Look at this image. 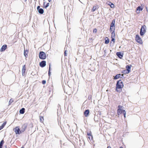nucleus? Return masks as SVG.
<instances>
[{
    "mask_svg": "<svg viewBox=\"0 0 148 148\" xmlns=\"http://www.w3.org/2000/svg\"><path fill=\"white\" fill-rule=\"evenodd\" d=\"M124 85L122 81L120 80L118 81L116 84L115 90L116 92H120L122 91V89Z\"/></svg>",
    "mask_w": 148,
    "mask_h": 148,
    "instance_id": "f257e3e1",
    "label": "nucleus"
},
{
    "mask_svg": "<svg viewBox=\"0 0 148 148\" xmlns=\"http://www.w3.org/2000/svg\"><path fill=\"white\" fill-rule=\"evenodd\" d=\"M123 106L121 105L118 106V108L117 110V114L118 115H119L120 114L123 113L124 115V118L126 117V112L125 110L122 109L123 108Z\"/></svg>",
    "mask_w": 148,
    "mask_h": 148,
    "instance_id": "f03ea898",
    "label": "nucleus"
},
{
    "mask_svg": "<svg viewBox=\"0 0 148 148\" xmlns=\"http://www.w3.org/2000/svg\"><path fill=\"white\" fill-rule=\"evenodd\" d=\"M146 27L145 25L142 26L140 31V34L141 36H142L146 33Z\"/></svg>",
    "mask_w": 148,
    "mask_h": 148,
    "instance_id": "7ed1b4c3",
    "label": "nucleus"
},
{
    "mask_svg": "<svg viewBox=\"0 0 148 148\" xmlns=\"http://www.w3.org/2000/svg\"><path fill=\"white\" fill-rule=\"evenodd\" d=\"M39 58L42 60H44L46 58V56L45 53L43 51H40L39 53Z\"/></svg>",
    "mask_w": 148,
    "mask_h": 148,
    "instance_id": "20e7f679",
    "label": "nucleus"
},
{
    "mask_svg": "<svg viewBox=\"0 0 148 148\" xmlns=\"http://www.w3.org/2000/svg\"><path fill=\"white\" fill-rule=\"evenodd\" d=\"M13 130L14 131L16 134H20L22 132L21 130H20L19 126L15 127L13 129Z\"/></svg>",
    "mask_w": 148,
    "mask_h": 148,
    "instance_id": "39448f33",
    "label": "nucleus"
},
{
    "mask_svg": "<svg viewBox=\"0 0 148 148\" xmlns=\"http://www.w3.org/2000/svg\"><path fill=\"white\" fill-rule=\"evenodd\" d=\"M44 1L43 2L44 8H46L49 6V2L51 0H43Z\"/></svg>",
    "mask_w": 148,
    "mask_h": 148,
    "instance_id": "423d86ee",
    "label": "nucleus"
},
{
    "mask_svg": "<svg viewBox=\"0 0 148 148\" xmlns=\"http://www.w3.org/2000/svg\"><path fill=\"white\" fill-rule=\"evenodd\" d=\"M135 40L140 44H142L143 43L142 40L138 35H136Z\"/></svg>",
    "mask_w": 148,
    "mask_h": 148,
    "instance_id": "0eeeda50",
    "label": "nucleus"
},
{
    "mask_svg": "<svg viewBox=\"0 0 148 148\" xmlns=\"http://www.w3.org/2000/svg\"><path fill=\"white\" fill-rule=\"evenodd\" d=\"M87 138L90 140H92L93 137L92 135V133L91 131L87 132Z\"/></svg>",
    "mask_w": 148,
    "mask_h": 148,
    "instance_id": "6e6552de",
    "label": "nucleus"
},
{
    "mask_svg": "<svg viewBox=\"0 0 148 148\" xmlns=\"http://www.w3.org/2000/svg\"><path fill=\"white\" fill-rule=\"evenodd\" d=\"M26 71V65L25 64L23 66L22 70V74L23 76H25L26 75V73H25V71Z\"/></svg>",
    "mask_w": 148,
    "mask_h": 148,
    "instance_id": "1a4fd4ad",
    "label": "nucleus"
},
{
    "mask_svg": "<svg viewBox=\"0 0 148 148\" xmlns=\"http://www.w3.org/2000/svg\"><path fill=\"white\" fill-rule=\"evenodd\" d=\"M46 62L45 61H42L40 63V66L42 67H45L46 65Z\"/></svg>",
    "mask_w": 148,
    "mask_h": 148,
    "instance_id": "9d476101",
    "label": "nucleus"
},
{
    "mask_svg": "<svg viewBox=\"0 0 148 148\" xmlns=\"http://www.w3.org/2000/svg\"><path fill=\"white\" fill-rule=\"evenodd\" d=\"M7 48V45H4L2 46L0 51L1 52H3Z\"/></svg>",
    "mask_w": 148,
    "mask_h": 148,
    "instance_id": "9b49d317",
    "label": "nucleus"
},
{
    "mask_svg": "<svg viewBox=\"0 0 148 148\" xmlns=\"http://www.w3.org/2000/svg\"><path fill=\"white\" fill-rule=\"evenodd\" d=\"M37 9L39 13L40 14H42L44 13V10L42 8H40V6H38L37 7Z\"/></svg>",
    "mask_w": 148,
    "mask_h": 148,
    "instance_id": "f8f14e48",
    "label": "nucleus"
},
{
    "mask_svg": "<svg viewBox=\"0 0 148 148\" xmlns=\"http://www.w3.org/2000/svg\"><path fill=\"white\" fill-rule=\"evenodd\" d=\"M27 126L26 124H24L22 126V129L21 130L22 132H24L27 128Z\"/></svg>",
    "mask_w": 148,
    "mask_h": 148,
    "instance_id": "ddd939ff",
    "label": "nucleus"
},
{
    "mask_svg": "<svg viewBox=\"0 0 148 148\" xmlns=\"http://www.w3.org/2000/svg\"><path fill=\"white\" fill-rule=\"evenodd\" d=\"M89 113V110H86L84 112V115L86 117H87Z\"/></svg>",
    "mask_w": 148,
    "mask_h": 148,
    "instance_id": "4468645a",
    "label": "nucleus"
},
{
    "mask_svg": "<svg viewBox=\"0 0 148 148\" xmlns=\"http://www.w3.org/2000/svg\"><path fill=\"white\" fill-rule=\"evenodd\" d=\"M99 8V6L98 5H96L93 7L92 11L93 12H94L95 10L98 9Z\"/></svg>",
    "mask_w": 148,
    "mask_h": 148,
    "instance_id": "2eb2a0df",
    "label": "nucleus"
},
{
    "mask_svg": "<svg viewBox=\"0 0 148 148\" xmlns=\"http://www.w3.org/2000/svg\"><path fill=\"white\" fill-rule=\"evenodd\" d=\"M116 54L121 59L123 57V55L122 54L121 52H117Z\"/></svg>",
    "mask_w": 148,
    "mask_h": 148,
    "instance_id": "dca6fc26",
    "label": "nucleus"
},
{
    "mask_svg": "<svg viewBox=\"0 0 148 148\" xmlns=\"http://www.w3.org/2000/svg\"><path fill=\"white\" fill-rule=\"evenodd\" d=\"M6 124V122H5L2 124V125L1 126H0V130L3 129V128L5 126Z\"/></svg>",
    "mask_w": 148,
    "mask_h": 148,
    "instance_id": "f3484780",
    "label": "nucleus"
},
{
    "mask_svg": "<svg viewBox=\"0 0 148 148\" xmlns=\"http://www.w3.org/2000/svg\"><path fill=\"white\" fill-rule=\"evenodd\" d=\"M115 26H110V31L112 32V31H114L115 30Z\"/></svg>",
    "mask_w": 148,
    "mask_h": 148,
    "instance_id": "a211bd4d",
    "label": "nucleus"
},
{
    "mask_svg": "<svg viewBox=\"0 0 148 148\" xmlns=\"http://www.w3.org/2000/svg\"><path fill=\"white\" fill-rule=\"evenodd\" d=\"M25 109L24 108H22L21 110H20V113L21 114H23L25 112Z\"/></svg>",
    "mask_w": 148,
    "mask_h": 148,
    "instance_id": "6ab92c4d",
    "label": "nucleus"
},
{
    "mask_svg": "<svg viewBox=\"0 0 148 148\" xmlns=\"http://www.w3.org/2000/svg\"><path fill=\"white\" fill-rule=\"evenodd\" d=\"M115 20L114 19V20H113L111 23L110 24V26H115Z\"/></svg>",
    "mask_w": 148,
    "mask_h": 148,
    "instance_id": "aec40b11",
    "label": "nucleus"
},
{
    "mask_svg": "<svg viewBox=\"0 0 148 148\" xmlns=\"http://www.w3.org/2000/svg\"><path fill=\"white\" fill-rule=\"evenodd\" d=\"M109 41L108 37H106L105 39V43L106 44H108L109 43Z\"/></svg>",
    "mask_w": 148,
    "mask_h": 148,
    "instance_id": "412c9836",
    "label": "nucleus"
},
{
    "mask_svg": "<svg viewBox=\"0 0 148 148\" xmlns=\"http://www.w3.org/2000/svg\"><path fill=\"white\" fill-rule=\"evenodd\" d=\"M143 9V8L141 7L140 6H138L136 8V11H142Z\"/></svg>",
    "mask_w": 148,
    "mask_h": 148,
    "instance_id": "4be33fe9",
    "label": "nucleus"
},
{
    "mask_svg": "<svg viewBox=\"0 0 148 148\" xmlns=\"http://www.w3.org/2000/svg\"><path fill=\"white\" fill-rule=\"evenodd\" d=\"M39 118L40 122L41 123H43L44 120L43 117V116H40Z\"/></svg>",
    "mask_w": 148,
    "mask_h": 148,
    "instance_id": "5701e85b",
    "label": "nucleus"
},
{
    "mask_svg": "<svg viewBox=\"0 0 148 148\" xmlns=\"http://www.w3.org/2000/svg\"><path fill=\"white\" fill-rule=\"evenodd\" d=\"M130 66L129 65H127L126 66V68L127 69V71H128L127 73H129L130 71Z\"/></svg>",
    "mask_w": 148,
    "mask_h": 148,
    "instance_id": "b1692460",
    "label": "nucleus"
},
{
    "mask_svg": "<svg viewBox=\"0 0 148 148\" xmlns=\"http://www.w3.org/2000/svg\"><path fill=\"white\" fill-rule=\"evenodd\" d=\"M4 143V141L3 140H2L0 143V148H2L3 145Z\"/></svg>",
    "mask_w": 148,
    "mask_h": 148,
    "instance_id": "393cba45",
    "label": "nucleus"
},
{
    "mask_svg": "<svg viewBox=\"0 0 148 148\" xmlns=\"http://www.w3.org/2000/svg\"><path fill=\"white\" fill-rule=\"evenodd\" d=\"M120 74H117L115 75L114 77V79H116L119 78L120 77Z\"/></svg>",
    "mask_w": 148,
    "mask_h": 148,
    "instance_id": "a878e982",
    "label": "nucleus"
},
{
    "mask_svg": "<svg viewBox=\"0 0 148 148\" xmlns=\"http://www.w3.org/2000/svg\"><path fill=\"white\" fill-rule=\"evenodd\" d=\"M111 38H115V31H112L111 33Z\"/></svg>",
    "mask_w": 148,
    "mask_h": 148,
    "instance_id": "bb28decb",
    "label": "nucleus"
},
{
    "mask_svg": "<svg viewBox=\"0 0 148 148\" xmlns=\"http://www.w3.org/2000/svg\"><path fill=\"white\" fill-rule=\"evenodd\" d=\"M27 51H26L25 50H24V55L25 56V57H27Z\"/></svg>",
    "mask_w": 148,
    "mask_h": 148,
    "instance_id": "cd10ccee",
    "label": "nucleus"
},
{
    "mask_svg": "<svg viewBox=\"0 0 148 148\" xmlns=\"http://www.w3.org/2000/svg\"><path fill=\"white\" fill-rule=\"evenodd\" d=\"M14 102V100L12 99H11L9 102V105H10Z\"/></svg>",
    "mask_w": 148,
    "mask_h": 148,
    "instance_id": "c85d7f7f",
    "label": "nucleus"
},
{
    "mask_svg": "<svg viewBox=\"0 0 148 148\" xmlns=\"http://www.w3.org/2000/svg\"><path fill=\"white\" fill-rule=\"evenodd\" d=\"M110 6L112 8H114V5L112 3L110 4Z\"/></svg>",
    "mask_w": 148,
    "mask_h": 148,
    "instance_id": "c756f323",
    "label": "nucleus"
},
{
    "mask_svg": "<svg viewBox=\"0 0 148 148\" xmlns=\"http://www.w3.org/2000/svg\"><path fill=\"white\" fill-rule=\"evenodd\" d=\"M50 66L49 65V73H48V75L49 76H50L51 74V73L50 72Z\"/></svg>",
    "mask_w": 148,
    "mask_h": 148,
    "instance_id": "7c9ffc66",
    "label": "nucleus"
},
{
    "mask_svg": "<svg viewBox=\"0 0 148 148\" xmlns=\"http://www.w3.org/2000/svg\"><path fill=\"white\" fill-rule=\"evenodd\" d=\"M112 38V40H111L112 41H113V43H114L115 42V38Z\"/></svg>",
    "mask_w": 148,
    "mask_h": 148,
    "instance_id": "2f4dec72",
    "label": "nucleus"
},
{
    "mask_svg": "<svg viewBox=\"0 0 148 148\" xmlns=\"http://www.w3.org/2000/svg\"><path fill=\"white\" fill-rule=\"evenodd\" d=\"M93 32H95V33H96L97 32V29L96 28L94 29Z\"/></svg>",
    "mask_w": 148,
    "mask_h": 148,
    "instance_id": "473e14b6",
    "label": "nucleus"
},
{
    "mask_svg": "<svg viewBox=\"0 0 148 148\" xmlns=\"http://www.w3.org/2000/svg\"><path fill=\"white\" fill-rule=\"evenodd\" d=\"M42 84H45L46 83V81L45 80H43L42 82Z\"/></svg>",
    "mask_w": 148,
    "mask_h": 148,
    "instance_id": "72a5a7b5",
    "label": "nucleus"
},
{
    "mask_svg": "<svg viewBox=\"0 0 148 148\" xmlns=\"http://www.w3.org/2000/svg\"><path fill=\"white\" fill-rule=\"evenodd\" d=\"M111 3H112L110 1H108L107 3V4L109 5H110V4Z\"/></svg>",
    "mask_w": 148,
    "mask_h": 148,
    "instance_id": "f704fd0d",
    "label": "nucleus"
},
{
    "mask_svg": "<svg viewBox=\"0 0 148 148\" xmlns=\"http://www.w3.org/2000/svg\"><path fill=\"white\" fill-rule=\"evenodd\" d=\"M66 51L65 50V51L64 52V56H67V54H66Z\"/></svg>",
    "mask_w": 148,
    "mask_h": 148,
    "instance_id": "c9c22d12",
    "label": "nucleus"
},
{
    "mask_svg": "<svg viewBox=\"0 0 148 148\" xmlns=\"http://www.w3.org/2000/svg\"><path fill=\"white\" fill-rule=\"evenodd\" d=\"M107 148H111L110 146H108Z\"/></svg>",
    "mask_w": 148,
    "mask_h": 148,
    "instance_id": "e433bc0d",
    "label": "nucleus"
},
{
    "mask_svg": "<svg viewBox=\"0 0 148 148\" xmlns=\"http://www.w3.org/2000/svg\"><path fill=\"white\" fill-rule=\"evenodd\" d=\"M21 148H24V147L23 146Z\"/></svg>",
    "mask_w": 148,
    "mask_h": 148,
    "instance_id": "4c0bfd02",
    "label": "nucleus"
},
{
    "mask_svg": "<svg viewBox=\"0 0 148 148\" xmlns=\"http://www.w3.org/2000/svg\"><path fill=\"white\" fill-rule=\"evenodd\" d=\"M120 148H123L122 147H121Z\"/></svg>",
    "mask_w": 148,
    "mask_h": 148,
    "instance_id": "58836bf2",
    "label": "nucleus"
},
{
    "mask_svg": "<svg viewBox=\"0 0 148 148\" xmlns=\"http://www.w3.org/2000/svg\"><path fill=\"white\" fill-rule=\"evenodd\" d=\"M25 1H27V0H24Z\"/></svg>",
    "mask_w": 148,
    "mask_h": 148,
    "instance_id": "ea45409f",
    "label": "nucleus"
},
{
    "mask_svg": "<svg viewBox=\"0 0 148 148\" xmlns=\"http://www.w3.org/2000/svg\"><path fill=\"white\" fill-rule=\"evenodd\" d=\"M147 10V8H146Z\"/></svg>",
    "mask_w": 148,
    "mask_h": 148,
    "instance_id": "a19ab883",
    "label": "nucleus"
}]
</instances>
